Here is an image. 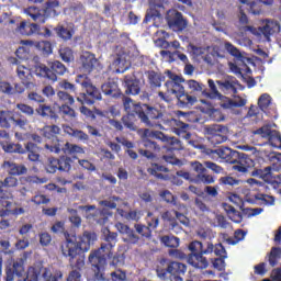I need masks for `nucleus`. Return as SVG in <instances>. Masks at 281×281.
I'll list each match as a JSON object with an SVG mask.
<instances>
[{
    "label": "nucleus",
    "mask_w": 281,
    "mask_h": 281,
    "mask_svg": "<svg viewBox=\"0 0 281 281\" xmlns=\"http://www.w3.org/2000/svg\"><path fill=\"white\" fill-rule=\"evenodd\" d=\"M50 232L65 235L66 240L61 243L60 249L63 256L70 258V261L76 260L80 254H87L91 249V245H94L95 240H98L95 232L85 231L82 235L78 236L65 232V222H56Z\"/></svg>",
    "instance_id": "1"
},
{
    "label": "nucleus",
    "mask_w": 281,
    "mask_h": 281,
    "mask_svg": "<svg viewBox=\"0 0 281 281\" xmlns=\"http://www.w3.org/2000/svg\"><path fill=\"white\" fill-rule=\"evenodd\" d=\"M115 246L102 243L100 248L92 250L88 257V261L92 267L94 280L106 281L104 271H106V260H111L112 267L120 265V255H115Z\"/></svg>",
    "instance_id": "2"
},
{
    "label": "nucleus",
    "mask_w": 281,
    "mask_h": 281,
    "mask_svg": "<svg viewBox=\"0 0 281 281\" xmlns=\"http://www.w3.org/2000/svg\"><path fill=\"white\" fill-rule=\"evenodd\" d=\"M215 155L223 159L227 164H234L233 170L239 172V175H249L254 177V171L259 170L256 167V161L245 153L234 150L229 147H220L214 150Z\"/></svg>",
    "instance_id": "3"
},
{
    "label": "nucleus",
    "mask_w": 281,
    "mask_h": 281,
    "mask_svg": "<svg viewBox=\"0 0 281 281\" xmlns=\"http://www.w3.org/2000/svg\"><path fill=\"white\" fill-rule=\"evenodd\" d=\"M138 119L145 126L159 128L160 131H166V127L169 128L175 124V115L172 113L146 103L143 104Z\"/></svg>",
    "instance_id": "4"
},
{
    "label": "nucleus",
    "mask_w": 281,
    "mask_h": 281,
    "mask_svg": "<svg viewBox=\"0 0 281 281\" xmlns=\"http://www.w3.org/2000/svg\"><path fill=\"white\" fill-rule=\"evenodd\" d=\"M189 251L191 254L188 255L187 262L193 269H207L210 267V261H207V258L205 256L214 252V244L207 241L206 248L203 249V243L199 240H193L188 246Z\"/></svg>",
    "instance_id": "5"
},
{
    "label": "nucleus",
    "mask_w": 281,
    "mask_h": 281,
    "mask_svg": "<svg viewBox=\"0 0 281 281\" xmlns=\"http://www.w3.org/2000/svg\"><path fill=\"white\" fill-rule=\"evenodd\" d=\"M186 271H188L186 263L170 261L166 258L160 259L156 266V276L160 280H168L169 276L170 281H183L181 276H186Z\"/></svg>",
    "instance_id": "6"
},
{
    "label": "nucleus",
    "mask_w": 281,
    "mask_h": 281,
    "mask_svg": "<svg viewBox=\"0 0 281 281\" xmlns=\"http://www.w3.org/2000/svg\"><path fill=\"white\" fill-rule=\"evenodd\" d=\"M76 82L77 85H80L81 89L85 91L79 93L77 97V102L91 106L95 104V102H100V100H102V92H100V89L93 85L87 75H78Z\"/></svg>",
    "instance_id": "7"
},
{
    "label": "nucleus",
    "mask_w": 281,
    "mask_h": 281,
    "mask_svg": "<svg viewBox=\"0 0 281 281\" xmlns=\"http://www.w3.org/2000/svg\"><path fill=\"white\" fill-rule=\"evenodd\" d=\"M65 74H67V66L58 60L49 61L48 66L45 64L35 66V76H38V78H45L50 82H56L58 80V76H65Z\"/></svg>",
    "instance_id": "8"
},
{
    "label": "nucleus",
    "mask_w": 281,
    "mask_h": 281,
    "mask_svg": "<svg viewBox=\"0 0 281 281\" xmlns=\"http://www.w3.org/2000/svg\"><path fill=\"white\" fill-rule=\"evenodd\" d=\"M168 74L170 76V80L165 82V87L167 89L166 92H158V98H160L162 102H172V98H177L184 89L181 85V82H183L181 77L172 75L170 70H168Z\"/></svg>",
    "instance_id": "9"
},
{
    "label": "nucleus",
    "mask_w": 281,
    "mask_h": 281,
    "mask_svg": "<svg viewBox=\"0 0 281 281\" xmlns=\"http://www.w3.org/2000/svg\"><path fill=\"white\" fill-rule=\"evenodd\" d=\"M63 280V271L57 270L52 273L49 268L30 267L23 281H59Z\"/></svg>",
    "instance_id": "10"
},
{
    "label": "nucleus",
    "mask_w": 281,
    "mask_h": 281,
    "mask_svg": "<svg viewBox=\"0 0 281 281\" xmlns=\"http://www.w3.org/2000/svg\"><path fill=\"white\" fill-rule=\"evenodd\" d=\"M204 133L207 136L209 142L216 146L218 144H224V142L227 139L229 128H227L225 125L213 124L207 125L204 128Z\"/></svg>",
    "instance_id": "11"
},
{
    "label": "nucleus",
    "mask_w": 281,
    "mask_h": 281,
    "mask_svg": "<svg viewBox=\"0 0 281 281\" xmlns=\"http://www.w3.org/2000/svg\"><path fill=\"white\" fill-rule=\"evenodd\" d=\"M40 135L49 140L44 145V148L49 153H54L52 148H54V146H58L57 142H65V139L58 138V135H60V126L58 125H45L40 130Z\"/></svg>",
    "instance_id": "12"
},
{
    "label": "nucleus",
    "mask_w": 281,
    "mask_h": 281,
    "mask_svg": "<svg viewBox=\"0 0 281 281\" xmlns=\"http://www.w3.org/2000/svg\"><path fill=\"white\" fill-rule=\"evenodd\" d=\"M19 186V179L14 176H8L3 181L0 180V205L2 207H11L12 202L8 201L10 199V193L5 188H16Z\"/></svg>",
    "instance_id": "13"
},
{
    "label": "nucleus",
    "mask_w": 281,
    "mask_h": 281,
    "mask_svg": "<svg viewBox=\"0 0 281 281\" xmlns=\"http://www.w3.org/2000/svg\"><path fill=\"white\" fill-rule=\"evenodd\" d=\"M55 155H70L76 158V155H85V148L80 145L71 144L68 140L57 142V145L52 147Z\"/></svg>",
    "instance_id": "14"
},
{
    "label": "nucleus",
    "mask_w": 281,
    "mask_h": 281,
    "mask_svg": "<svg viewBox=\"0 0 281 281\" xmlns=\"http://www.w3.org/2000/svg\"><path fill=\"white\" fill-rule=\"evenodd\" d=\"M142 146L145 149H138V154L142 155V157H146V159L155 161V159H157V153L161 150V146L150 137L144 136V134L142 138Z\"/></svg>",
    "instance_id": "15"
},
{
    "label": "nucleus",
    "mask_w": 281,
    "mask_h": 281,
    "mask_svg": "<svg viewBox=\"0 0 281 281\" xmlns=\"http://www.w3.org/2000/svg\"><path fill=\"white\" fill-rule=\"evenodd\" d=\"M166 19L169 27L175 32H183L188 27V22L183 19V14L177 10H169Z\"/></svg>",
    "instance_id": "16"
},
{
    "label": "nucleus",
    "mask_w": 281,
    "mask_h": 281,
    "mask_svg": "<svg viewBox=\"0 0 281 281\" xmlns=\"http://www.w3.org/2000/svg\"><path fill=\"white\" fill-rule=\"evenodd\" d=\"M216 85L220 91L225 93V95H229L232 93L233 95H236V93H238V88L240 87V81H238L234 76H226L223 79L217 80Z\"/></svg>",
    "instance_id": "17"
},
{
    "label": "nucleus",
    "mask_w": 281,
    "mask_h": 281,
    "mask_svg": "<svg viewBox=\"0 0 281 281\" xmlns=\"http://www.w3.org/2000/svg\"><path fill=\"white\" fill-rule=\"evenodd\" d=\"M125 94L126 95H139L142 91V82L135 78V75H126L124 77Z\"/></svg>",
    "instance_id": "18"
},
{
    "label": "nucleus",
    "mask_w": 281,
    "mask_h": 281,
    "mask_svg": "<svg viewBox=\"0 0 281 281\" xmlns=\"http://www.w3.org/2000/svg\"><path fill=\"white\" fill-rule=\"evenodd\" d=\"M147 172L160 181H168L170 179V176L167 173L170 172V170L159 162H153L151 167L147 169Z\"/></svg>",
    "instance_id": "19"
},
{
    "label": "nucleus",
    "mask_w": 281,
    "mask_h": 281,
    "mask_svg": "<svg viewBox=\"0 0 281 281\" xmlns=\"http://www.w3.org/2000/svg\"><path fill=\"white\" fill-rule=\"evenodd\" d=\"M23 273H25V268L23 267V259L16 260L13 262L12 267L5 268V281L14 280V276L18 278H23Z\"/></svg>",
    "instance_id": "20"
},
{
    "label": "nucleus",
    "mask_w": 281,
    "mask_h": 281,
    "mask_svg": "<svg viewBox=\"0 0 281 281\" xmlns=\"http://www.w3.org/2000/svg\"><path fill=\"white\" fill-rule=\"evenodd\" d=\"M2 168H4L8 175H11V177H21L23 175H27V167H25V165H19L14 161L5 160Z\"/></svg>",
    "instance_id": "21"
},
{
    "label": "nucleus",
    "mask_w": 281,
    "mask_h": 281,
    "mask_svg": "<svg viewBox=\"0 0 281 281\" xmlns=\"http://www.w3.org/2000/svg\"><path fill=\"white\" fill-rule=\"evenodd\" d=\"M102 93L108 98H122V90L117 81L110 80L101 86Z\"/></svg>",
    "instance_id": "22"
},
{
    "label": "nucleus",
    "mask_w": 281,
    "mask_h": 281,
    "mask_svg": "<svg viewBox=\"0 0 281 281\" xmlns=\"http://www.w3.org/2000/svg\"><path fill=\"white\" fill-rule=\"evenodd\" d=\"M35 111L37 115H40V117H48V120H53L55 122H58L60 120L58 112H56V110H54L52 105L40 103Z\"/></svg>",
    "instance_id": "23"
},
{
    "label": "nucleus",
    "mask_w": 281,
    "mask_h": 281,
    "mask_svg": "<svg viewBox=\"0 0 281 281\" xmlns=\"http://www.w3.org/2000/svg\"><path fill=\"white\" fill-rule=\"evenodd\" d=\"M248 203H252L254 205H276V196L265 194V193H257L251 198H248Z\"/></svg>",
    "instance_id": "24"
},
{
    "label": "nucleus",
    "mask_w": 281,
    "mask_h": 281,
    "mask_svg": "<svg viewBox=\"0 0 281 281\" xmlns=\"http://www.w3.org/2000/svg\"><path fill=\"white\" fill-rule=\"evenodd\" d=\"M169 128L173 130V133L178 135V137H182V139H191L192 137V134L188 132L190 125L177 119H175L173 125H169Z\"/></svg>",
    "instance_id": "25"
},
{
    "label": "nucleus",
    "mask_w": 281,
    "mask_h": 281,
    "mask_svg": "<svg viewBox=\"0 0 281 281\" xmlns=\"http://www.w3.org/2000/svg\"><path fill=\"white\" fill-rule=\"evenodd\" d=\"M247 104V99H243V97H235L231 99L228 97H224L221 108L228 109L229 111H234V109H240Z\"/></svg>",
    "instance_id": "26"
},
{
    "label": "nucleus",
    "mask_w": 281,
    "mask_h": 281,
    "mask_svg": "<svg viewBox=\"0 0 281 281\" xmlns=\"http://www.w3.org/2000/svg\"><path fill=\"white\" fill-rule=\"evenodd\" d=\"M81 65L85 71L88 74H91L93 71L95 65H98V59L95 58V55L91 54L90 52H85L80 56Z\"/></svg>",
    "instance_id": "27"
},
{
    "label": "nucleus",
    "mask_w": 281,
    "mask_h": 281,
    "mask_svg": "<svg viewBox=\"0 0 281 281\" xmlns=\"http://www.w3.org/2000/svg\"><path fill=\"white\" fill-rule=\"evenodd\" d=\"M123 106L127 114H136L139 117L144 104L135 103L133 99L125 97L123 99Z\"/></svg>",
    "instance_id": "28"
},
{
    "label": "nucleus",
    "mask_w": 281,
    "mask_h": 281,
    "mask_svg": "<svg viewBox=\"0 0 281 281\" xmlns=\"http://www.w3.org/2000/svg\"><path fill=\"white\" fill-rule=\"evenodd\" d=\"M41 31V26L38 23H27L21 22L16 29V32H20L22 36H32L33 34H37Z\"/></svg>",
    "instance_id": "29"
},
{
    "label": "nucleus",
    "mask_w": 281,
    "mask_h": 281,
    "mask_svg": "<svg viewBox=\"0 0 281 281\" xmlns=\"http://www.w3.org/2000/svg\"><path fill=\"white\" fill-rule=\"evenodd\" d=\"M25 153H27L29 161H33L34 164L41 161V147L38 145L32 142L26 143Z\"/></svg>",
    "instance_id": "30"
},
{
    "label": "nucleus",
    "mask_w": 281,
    "mask_h": 281,
    "mask_svg": "<svg viewBox=\"0 0 281 281\" xmlns=\"http://www.w3.org/2000/svg\"><path fill=\"white\" fill-rule=\"evenodd\" d=\"M190 54L195 60H204V63H212L210 57H207V48L203 46H196L194 44L189 45Z\"/></svg>",
    "instance_id": "31"
},
{
    "label": "nucleus",
    "mask_w": 281,
    "mask_h": 281,
    "mask_svg": "<svg viewBox=\"0 0 281 281\" xmlns=\"http://www.w3.org/2000/svg\"><path fill=\"white\" fill-rule=\"evenodd\" d=\"M147 79L150 89H159L161 83L166 80V77L161 72L155 70L147 71Z\"/></svg>",
    "instance_id": "32"
},
{
    "label": "nucleus",
    "mask_w": 281,
    "mask_h": 281,
    "mask_svg": "<svg viewBox=\"0 0 281 281\" xmlns=\"http://www.w3.org/2000/svg\"><path fill=\"white\" fill-rule=\"evenodd\" d=\"M25 14H27V16H31L32 21H34L38 25H43L47 22V15H45V13H41V10H38V8L36 7H29L25 10Z\"/></svg>",
    "instance_id": "33"
},
{
    "label": "nucleus",
    "mask_w": 281,
    "mask_h": 281,
    "mask_svg": "<svg viewBox=\"0 0 281 281\" xmlns=\"http://www.w3.org/2000/svg\"><path fill=\"white\" fill-rule=\"evenodd\" d=\"M58 38L61 41H71L74 38V34H76V30L74 27H65L63 24H58L56 27L53 29Z\"/></svg>",
    "instance_id": "34"
},
{
    "label": "nucleus",
    "mask_w": 281,
    "mask_h": 281,
    "mask_svg": "<svg viewBox=\"0 0 281 281\" xmlns=\"http://www.w3.org/2000/svg\"><path fill=\"white\" fill-rule=\"evenodd\" d=\"M111 216H113V212L109 209H98L93 214V221L97 222V225H106Z\"/></svg>",
    "instance_id": "35"
},
{
    "label": "nucleus",
    "mask_w": 281,
    "mask_h": 281,
    "mask_svg": "<svg viewBox=\"0 0 281 281\" xmlns=\"http://www.w3.org/2000/svg\"><path fill=\"white\" fill-rule=\"evenodd\" d=\"M16 75L24 87H30V83L32 82V70H30V68L25 66H18Z\"/></svg>",
    "instance_id": "36"
},
{
    "label": "nucleus",
    "mask_w": 281,
    "mask_h": 281,
    "mask_svg": "<svg viewBox=\"0 0 281 281\" xmlns=\"http://www.w3.org/2000/svg\"><path fill=\"white\" fill-rule=\"evenodd\" d=\"M14 124V113L10 111H0V128H12Z\"/></svg>",
    "instance_id": "37"
},
{
    "label": "nucleus",
    "mask_w": 281,
    "mask_h": 281,
    "mask_svg": "<svg viewBox=\"0 0 281 281\" xmlns=\"http://www.w3.org/2000/svg\"><path fill=\"white\" fill-rule=\"evenodd\" d=\"M209 90L204 86V98H210L211 100H214V98H223V94L218 92V88L216 87V82H214V79L207 80Z\"/></svg>",
    "instance_id": "38"
},
{
    "label": "nucleus",
    "mask_w": 281,
    "mask_h": 281,
    "mask_svg": "<svg viewBox=\"0 0 281 281\" xmlns=\"http://www.w3.org/2000/svg\"><path fill=\"white\" fill-rule=\"evenodd\" d=\"M60 115L65 122H69L71 120H76V110L67 104H61L58 106L57 115Z\"/></svg>",
    "instance_id": "39"
},
{
    "label": "nucleus",
    "mask_w": 281,
    "mask_h": 281,
    "mask_svg": "<svg viewBox=\"0 0 281 281\" xmlns=\"http://www.w3.org/2000/svg\"><path fill=\"white\" fill-rule=\"evenodd\" d=\"M143 135H144V137H149L151 139H158V142H162V144H166L168 142V137H169L161 131H150L148 128L144 130Z\"/></svg>",
    "instance_id": "40"
},
{
    "label": "nucleus",
    "mask_w": 281,
    "mask_h": 281,
    "mask_svg": "<svg viewBox=\"0 0 281 281\" xmlns=\"http://www.w3.org/2000/svg\"><path fill=\"white\" fill-rule=\"evenodd\" d=\"M35 47L41 52L42 56H52L54 54V46L49 41L36 42Z\"/></svg>",
    "instance_id": "41"
},
{
    "label": "nucleus",
    "mask_w": 281,
    "mask_h": 281,
    "mask_svg": "<svg viewBox=\"0 0 281 281\" xmlns=\"http://www.w3.org/2000/svg\"><path fill=\"white\" fill-rule=\"evenodd\" d=\"M176 98L179 104H181L182 106H188L189 104L192 105L196 103V97H192L186 93V89H183L182 92H180Z\"/></svg>",
    "instance_id": "42"
},
{
    "label": "nucleus",
    "mask_w": 281,
    "mask_h": 281,
    "mask_svg": "<svg viewBox=\"0 0 281 281\" xmlns=\"http://www.w3.org/2000/svg\"><path fill=\"white\" fill-rule=\"evenodd\" d=\"M186 85L190 89V93H202L204 95L205 85L202 82L191 79L187 80Z\"/></svg>",
    "instance_id": "43"
},
{
    "label": "nucleus",
    "mask_w": 281,
    "mask_h": 281,
    "mask_svg": "<svg viewBox=\"0 0 281 281\" xmlns=\"http://www.w3.org/2000/svg\"><path fill=\"white\" fill-rule=\"evenodd\" d=\"M2 149L4 153H14L18 155H25V148H23L22 144H14V143H9V144H3Z\"/></svg>",
    "instance_id": "44"
},
{
    "label": "nucleus",
    "mask_w": 281,
    "mask_h": 281,
    "mask_svg": "<svg viewBox=\"0 0 281 281\" xmlns=\"http://www.w3.org/2000/svg\"><path fill=\"white\" fill-rule=\"evenodd\" d=\"M103 240L106 245L115 247L117 245V233L111 232L109 228L103 229Z\"/></svg>",
    "instance_id": "45"
},
{
    "label": "nucleus",
    "mask_w": 281,
    "mask_h": 281,
    "mask_svg": "<svg viewBox=\"0 0 281 281\" xmlns=\"http://www.w3.org/2000/svg\"><path fill=\"white\" fill-rule=\"evenodd\" d=\"M160 243H162L165 247H169L170 249H177V247H179L180 239L176 236L166 235L160 238Z\"/></svg>",
    "instance_id": "46"
},
{
    "label": "nucleus",
    "mask_w": 281,
    "mask_h": 281,
    "mask_svg": "<svg viewBox=\"0 0 281 281\" xmlns=\"http://www.w3.org/2000/svg\"><path fill=\"white\" fill-rule=\"evenodd\" d=\"M137 234H139V236H142V238H147L148 240H150L153 238V229H150V227L144 225V224H135L134 225Z\"/></svg>",
    "instance_id": "47"
},
{
    "label": "nucleus",
    "mask_w": 281,
    "mask_h": 281,
    "mask_svg": "<svg viewBox=\"0 0 281 281\" xmlns=\"http://www.w3.org/2000/svg\"><path fill=\"white\" fill-rule=\"evenodd\" d=\"M281 258V248L280 247H272L269 256H268V261L270 267H276L278 265V260Z\"/></svg>",
    "instance_id": "48"
},
{
    "label": "nucleus",
    "mask_w": 281,
    "mask_h": 281,
    "mask_svg": "<svg viewBox=\"0 0 281 281\" xmlns=\"http://www.w3.org/2000/svg\"><path fill=\"white\" fill-rule=\"evenodd\" d=\"M244 8L245 10H248L249 14H254L255 16H259V14L262 12V4L258 2V0L248 2Z\"/></svg>",
    "instance_id": "49"
},
{
    "label": "nucleus",
    "mask_w": 281,
    "mask_h": 281,
    "mask_svg": "<svg viewBox=\"0 0 281 281\" xmlns=\"http://www.w3.org/2000/svg\"><path fill=\"white\" fill-rule=\"evenodd\" d=\"M74 159L69 156L59 157V172H69L71 170V165Z\"/></svg>",
    "instance_id": "50"
},
{
    "label": "nucleus",
    "mask_w": 281,
    "mask_h": 281,
    "mask_svg": "<svg viewBox=\"0 0 281 281\" xmlns=\"http://www.w3.org/2000/svg\"><path fill=\"white\" fill-rule=\"evenodd\" d=\"M135 115L137 114H126L121 119L122 124L125 128H128V131H137V125H135Z\"/></svg>",
    "instance_id": "51"
},
{
    "label": "nucleus",
    "mask_w": 281,
    "mask_h": 281,
    "mask_svg": "<svg viewBox=\"0 0 281 281\" xmlns=\"http://www.w3.org/2000/svg\"><path fill=\"white\" fill-rule=\"evenodd\" d=\"M160 164H170V166H178V168H181L183 166V160L175 157V156H168L164 155L160 160Z\"/></svg>",
    "instance_id": "52"
},
{
    "label": "nucleus",
    "mask_w": 281,
    "mask_h": 281,
    "mask_svg": "<svg viewBox=\"0 0 281 281\" xmlns=\"http://www.w3.org/2000/svg\"><path fill=\"white\" fill-rule=\"evenodd\" d=\"M58 170H60L59 158H48L46 171L49 172V175H55V172H58Z\"/></svg>",
    "instance_id": "53"
},
{
    "label": "nucleus",
    "mask_w": 281,
    "mask_h": 281,
    "mask_svg": "<svg viewBox=\"0 0 281 281\" xmlns=\"http://www.w3.org/2000/svg\"><path fill=\"white\" fill-rule=\"evenodd\" d=\"M59 56L64 63H74V50L69 47L60 48Z\"/></svg>",
    "instance_id": "54"
},
{
    "label": "nucleus",
    "mask_w": 281,
    "mask_h": 281,
    "mask_svg": "<svg viewBox=\"0 0 281 281\" xmlns=\"http://www.w3.org/2000/svg\"><path fill=\"white\" fill-rule=\"evenodd\" d=\"M115 201H120V196H111L110 200H102L99 202L100 205H102V207H104L105 210H116L117 209V203H115Z\"/></svg>",
    "instance_id": "55"
},
{
    "label": "nucleus",
    "mask_w": 281,
    "mask_h": 281,
    "mask_svg": "<svg viewBox=\"0 0 281 281\" xmlns=\"http://www.w3.org/2000/svg\"><path fill=\"white\" fill-rule=\"evenodd\" d=\"M268 142L273 148H281V135L280 132L273 130L269 136Z\"/></svg>",
    "instance_id": "56"
},
{
    "label": "nucleus",
    "mask_w": 281,
    "mask_h": 281,
    "mask_svg": "<svg viewBox=\"0 0 281 281\" xmlns=\"http://www.w3.org/2000/svg\"><path fill=\"white\" fill-rule=\"evenodd\" d=\"M57 98L60 100V102H64V104L72 105L76 100L74 99V95L69 94L67 91H58Z\"/></svg>",
    "instance_id": "57"
},
{
    "label": "nucleus",
    "mask_w": 281,
    "mask_h": 281,
    "mask_svg": "<svg viewBox=\"0 0 281 281\" xmlns=\"http://www.w3.org/2000/svg\"><path fill=\"white\" fill-rule=\"evenodd\" d=\"M169 150H183V144L177 137H168L167 143Z\"/></svg>",
    "instance_id": "58"
},
{
    "label": "nucleus",
    "mask_w": 281,
    "mask_h": 281,
    "mask_svg": "<svg viewBox=\"0 0 281 281\" xmlns=\"http://www.w3.org/2000/svg\"><path fill=\"white\" fill-rule=\"evenodd\" d=\"M254 135H260L263 139H269L270 135H273V130H271L270 125H263L254 132Z\"/></svg>",
    "instance_id": "59"
},
{
    "label": "nucleus",
    "mask_w": 281,
    "mask_h": 281,
    "mask_svg": "<svg viewBox=\"0 0 281 281\" xmlns=\"http://www.w3.org/2000/svg\"><path fill=\"white\" fill-rule=\"evenodd\" d=\"M271 105V95L263 93L258 99V106L261 109V111H265V109H269Z\"/></svg>",
    "instance_id": "60"
},
{
    "label": "nucleus",
    "mask_w": 281,
    "mask_h": 281,
    "mask_svg": "<svg viewBox=\"0 0 281 281\" xmlns=\"http://www.w3.org/2000/svg\"><path fill=\"white\" fill-rule=\"evenodd\" d=\"M195 181L196 183H205L206 186H210L211 183H214V177L204 172L202 175H196Z\"/></svg>",
    "instance_id": "61"
},
{
    "label": "nucleus",
    "mask_w": 281,
    "mask_h": 281,
    "mask_svg": "<svg viewBox=\"0 0 281 281\" xmlns=\"http://www.w3.org/2000/svg\"><path fill=\"white\" fill-rule=\"evenodd\" d=\"M218 181H220V186H239L240 184V180L231 176H224L220 178Z\"/></svg>",
    "instance_id": "62"
},
{
    "label": "nucleus",
    "mask_w": 281,
    "mask_h": 281,
    "mask_svg": "<svg viewBox=\"0 0 281 281\" xmlns=\"http://www.w3.org/2000/svg\"><path fill=\"white\" fill-rule=\"evenodd\" d=\"M147 226L149 227V229H157V227H159V217L154 216L153 213H147Z\"/></svg>",
    "instance_id": "63"
},
{
    "label": "nucleus",
    "mask_w": 281,
    "mask_h": 281,
    "mask_svg": "<svg viewBox=\"0 0 281 281\" xmlns=\"http://www.w3.org/2000/svg\"><path fill=\"white\" fill-rule=\"evenodd\" d=\"M111 280L112 281H126V272L122 270H115L114 272H111Z\"/></svg>",
    "instance_id": "64"
}]
</instances>
